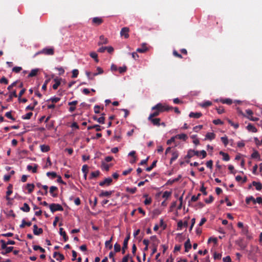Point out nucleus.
Masks as SVG:
<instances>
[{
    "mask_svg": "<svg viewBox=\"0 0 262 262\" xmlns=\"http://www.w3.org/2000/svg\"><path fill=\"white\" fill-rule=\"evenodd\" d=\"M202 156V159L206 157L207 154L206 152L204 150H202L200 151H195L194 150L189 149L187 155L185 156V159L188 158L190 159L193 157L194 156H196L197 157H199L200 156Z\"/></svg>",
    "mask_w": 262,
    "mask_h": 262,
    "instance_id": "nucleus-1",
    "label": "nucleus"
},
{
    "mask_svg": "<svg viewBox=\"0 0 262 262\" xmlns=\"http://www.w3.org/2000/svg\"><path fill=\"white\" fill-rule=\"evenodd\" d=\"M159 108L161 111V113L163 112H168L173 109V107L170 106L166 104H163L161 103H159L157 104L156 105L154 106V108Z\"/></svg>",
    "mask_w": 262,
    "mask_h": 262,
    "instance_id": "nucleus-2",
    "label": "nucleus"
},
{
    "mask_svg": "<svg viewBox=\"0 0 262 262\" xmlns=\"http://www.w3.org/2000/svg\"><path fill=\"white\" fill-rule=\"evenodd\" d=\"M39 53H42V54L46 55H53L54 54V48L52 47L45 48L39 51Z\"/></svg>",
    "mask_w": 262,
    "mask_h": 262,
    "instance_id": "nucleus-3",
    "label": "nucleus"
},
{
    "mask_svg": "<svg viewBox=\"0 0 262 262\" xmlns=\"http://www.w3.org/2000/svg\"><path fill=\"white\" fill-rule=\"evenodd\" d=\"M49 207L52 212H54L56 211H63V207L59 204L52 203L49 205Z\"/></svg>",
    "mask_w": 262,
    "mask_h": 262,
    "instance_id": "nucleus-4",
    "label": "nucleus"
},
{
    "mask_svg": "<svg viewBox=\"0 0 262 262\" xmlns=\"http://www.w3.org/2000/svg\"><path fill=\"white\" fill-rule=\"evenodd\" d=\"M129 29L128 27H123L121 29L120 31V35L121 36H124L125 38H127L129 37Z\"/></svg>",
    "mask_w": 262,
    "mask_h": 262,
    "instance_id": "nucleus-5",
    "label": "nucleus"
},
{
    "mask_svg": "<svg viewBox=\"0 0 262 262\" xmlns=\"http://www.w3.org/2000/svg\"><path fill=\"white\" fill-rule=\"evenodd\" d=\"M151 110H154L155 112H154L153 113H151L149 115V116L148 118V119H151V118L157 117V116H159V114L161 113V112L159 108H154V106L152 107Z\"/></svg>",
    "mask_w": 262,
    "mask_h": 262,
    "instance_id": "nucleus-6",
    "label": "nucleus"
},
{
    "mask_svg": "<svg viewBox=\"0 0 262 262\" xmlns=\"http://www.w3.org/2000/svg\"><path fill=\"white\" fill-rule=\"evenodd\" d=\"M130 239V234H128L125 238L123 242V245L122 249V254H124L125 252V250L127 248V245H128V242L129 239Z\"/></svg>",
    "mask_w": 262,
    "mask_h": 262,
    "instance_id": "nucleus-7",
    "label": "nucleus"
},
{
    "mask_svg": "<svg viewBox=\"0 0 262 262\" xmlns=\"http://www.w3.org/2000/svg\"><path fill=\"white\" fill-rule=\"evenodd\" d=\"M246 112L247 115L246 116L245 115V117L248 118L250 120H251L252 121H256L258 120L257 118L254 117L252 116L253 112L252 110L248 109L246 111Z\"/></svg>",
    "mask_w": 262,
    "mask_h": 262,
    "instance_id": "nucleus-8",
    "label": "nucleus"
},
{
    "mask_svg": "<svg viewBox=\"0 0 262 262\" xmlns=\"http://www.w3.org/2000/svg\"><path fill=\"white\" fill-rule=\"evenodd\" d=\"M113 181V179L111 178H107L104 179V181L99 182V185L100 186H103L105 185L109 186L111 185Z\"/></svg>",
    "mask_w": 262,
    "mask_h": 262,
    "instance_id": "nucleus-9",
    "label": "nucleus"
},
{
    "mask_svg": "<svg viewBox=\"0 0 262 262\" xmlns=\"http://www.w3.org/2000/svg\"><path fill=\"white\" fill-rule=\"evenodd\" d=\"M252 186H255L257 190H260L262 189V185L260 182L253 181L252 183L249 186V188H251Z\"/></svg>",
    "mask_w": 262,
    "mask_h": 262,
    "instance_id": "nucleus-10",
    "label": "nucleus"
},
{
    "mask_svg": "<svg viewBox=\"0 0 262 262\" xmlns=\"http://www.w3.org/2000/svg\"><path fill=\"white\" fill-rule=\"evenodd\" d=\"M43 232L41 228H38L36 225L33 226V233L36 235H38Z\"/></svg>",
    "mask_w": 262,
    "mask_h": 262,
    "instance_id": "nucleus-11",
    "label": "nucleus"
},
{
    "mask_svg": "<svg viewBox=\"0 0 262 262\" xmlns=\"http://www.w3.org/2000/svg\"><path fill=\"white\" fill-rule=\"evenodd\" d=\"M184 247H185V251L186 252H188L189 250L191 248V244L190 243V241L189 238H188L187 241L184 243Z\"/></svg>",
    "mask_w": 262,
    "mask_h": 262,
    "instance_id": "nucleus-12",
    "label": "nucleus"
},
{
    "mask_svg": "<svg viewBox=\"0 0 262 262\" xmlns=\"http://www.w3.org/2000/svg\"><path fill=\"white\" fill-rule=\"evenodd\" d=\"M103 22V19L101 17H95L92 19V23L93 24L96 25H99L102 24Z\"/></svg>",
    "mask_w": 262,
    "mask_h": 262,
    "instance_id": "nucleus-13",
    "label": "nucleus"
},
{
    "mask_svg": "<svg viewBox=\"0 0 262 262\" xmlns=\"http://www.w3.org/2000/svg\"><path fill=\"white\" fill-rule=\"evenodd\" d=\"M113 192H114V191H101V192L99 194V196L100 197H103V196L109 197L112 195V194L113 193Z\"/></svg>",
    "mask_w": 262,
    "mask_h": 262,
    "instance_id": "nucleus-14",
    "label": "nucleus"
},
{
    "mask_svg": "<svg viewBox=\"0 0 262 262\" xmlns=\"http://www.w3.org/2000/svg\"><path fill=\"white\" fill-rule=\"evenodd\" d=\"M202 116L201 112H190L189 115L190 118H199Z\"/></svg>",
    "mask_w": 262,
    "mask_h": 262,
    "instance_id": "nucleus-15",
    "label": "nucleus"
},
{
    "mask_svg": "<svg viewBox=\"0 0 262 262\" xmlns=\"http://www.w3.org/2000/svg\"><path fill=\"white\" fill-rule=\"evenodd\" d=\"M148 49L146 47V44L145 43H143L142 44V47L141 48H139L137 49V52L139 53H145L147 51Z\"/></svg>",
    "mask_w": 262,
    "mask_h": 262,
    "instance_id": "nucleus-16",
    "label": "nucleus"
},
{
    "mask_svg": "<svg viewBox=\"0 0 262 262\" xmlns=\"http://www.w3.org/2000/svg\"><path fill=\"white\" fill-rule=\"evenodd\" d=\"M148 120L150 121L154 125L160 126L161 125V119L160 118H151V119Z\"/></svg>",
    "mask_w": 262,
    "mask_h": 262,
    "instance_id": "nucleus-17",
    "label": "nucleus"
},
{
    "mask_svg": "<svg viewBox=\"0 0 262 262\" xmlns=\"http://www.w3.org/2000/svg\"><path fill=\"white\" fill-rule=\"evenodd\" d=\"M188 226V222L185 221L183 222L182 221H180L178 223V230L182 229L183 227H186Z\"/></svg>",
    "mask_w": 262,
    "mask_h": 262,
    "instance_id": "nucleus-18",
    "label": "nucleus"
},
{
    "mask_svg": "<svg viewBox=\"0 0 262 262\" xmlns=\"http://www.w3.org/2000/svg\"><path fill=\"white\" fill-rule=\"evenodd\" d=\"M60 80L61 78H58L57 77L55 78L54 79V81H55V83L53 85V89L54 90H56L58 88V87L60 85Z\"/></svg>",
    "mask_w": 262,
    "mask_h": 262,
    "instance_id": "nucleus-19",
    "label": "nucleus"
},
{
    "mask_svg": "<svg viewBox=\"0 0 262 262\" xmlns=\"http://www.w3.org/2000/svg\"><path fill=\"white\" fill-rule=\"evenodd\" d=\"M179 157V152L178 151H174L172 152V157L170 159V163L171 164Z\"/></svg>",
    "mask_w": 262,
    "mask_h": 262,
    "instance_id": "nucleus-20",
    "label": "nucleus"
},
{
    "mask_svg": "<svg viewBox=\"0 0 262 262\" xmlns=\"http://www.w3.org/2000/svg\"><path fill=\"white\" fill-rule=\"evenodd\" d=\"M59 234L61 236H63L64 242H67L68 240V237L62 228L59 229Z\"/></svg>",
    "mask_w": 262,
    "mask_h": 262,
    "instance_id": "nucleus-21",
    "label": "nucleus"
},
{
    "mask_svg": "<svg viewBox=\"0 0 262 262\" xmlns=\"http://www.w3.org/2000/svg\"><path fill=\"white\" fill-rule=\"evenodd\" d=\"M253 222L255 226H261V220L256 215L254 216Z\"/></svg>",
    "mask_w": 262,
    "mask_h": 262,
    "instance_id": "nucleus-22",
    "label": "nucleus"
},
{
    "mask_svg": "<svg viewBox=\"0 0 262 262\" xmlns=\"http://www.w3.org/2000/svg\"><path fill=\"white\" fill-rule=\"evenodd\" d=\"M108 42V40L105 38L103 35L100 36V40L98 42V45L100 46L103 44H106Z\"/></svg>",
    "mask_w": 262,
    "mask_h": 262,
    "instance_id": "nucleus-23",
    "label": "nucleus"
},
{
    "mask_svg": "<svg viewBox=\"0 0 262 262\" xmlns=\"http://www.w3.org/2000/svg\"><path fill=\"white\" fill-rule=\"evenodd\" d=\"M37 165L35 164L34 166L33 167L32 165H29L27 167L28 170H32L33 173H36L37 172Z\"/></svg>",
    "mask_w": 262,
    "mask_h": 262,
    "instance_id": "nucleus-24",
    "label": "nucleus"
},
{
    "mask_svg": "<svg viewBox=\"0 0 262 262\" xmlns=\"http://www.w3.org/2000/svg\"><path fill=\"white\" fill-rule=\"evenodd\" d=\"M38 72V69H34L31 71L30 73L29 74L28 77H32L37 75Z\"/></svg>",
    "mask_w": 262,
    "mask_h": 262,
    "instance_id": "nucleus-25",
    "label": "nucleus"
},
{
    "mask_svg": "<svg viewBox=\"0 0 262 262\" xmlns=\"http://www.w3.org/2000/svg\"><path fill=\"white\" fill-rule=\"evenodd\" d=\"M32 225V223L31 222H26V221L25 220V219H23L21 221V224L19 225V227L20 228H24L25 226H30L31 225Z\"/></svg>",
    "mask_w": 262,
    "mask_h": 262,
    "instance_id": "nucleus-26",
    "label": "nucleus"
},
{
    "mask_svg": "<svg viewBox=\"0 0 262 262\" xmlns=\"http://www.w3.org/2000/svg\"><path fill=\"white\" fill-rule=\"evenodd\" d=\"M20 210L24 212H28L30 211V208L28 204L24 203L23 206L20 208Z\"/></svg>",
    "mask_w": 262,
    "mask_h": 262,
    "instance_id": "nucleus-27",
    "label": "nucleus"
},
{
    "mask_svg": "<svg viewBox=\"0 0 262 262\" xmlns=\"http://www.w3.org/2000/svg\"><path fill=\"white\" fill-rule=\"evenodd\" d=\"M100 174V172L99 170H96L95 171H93L91 173L90 179H92L95 178H97L98 177Z\"/></svg>",
    "mask_w": 262,
    "mask_h": 262,
    "instance_id": "nucleus-28",
    "label": "nucleus"
},
{
    "mask_svg": "<svg viewBox=\"0 0 262 262\" xmlns=\"http://www.w3.org/2000/svg\"><path fill=\"white\" fill-rule=\"evenodd\" d=\"M57 190V187L56 186H52L50 188V193L51 194L53 197H56L57 194L54 193L53 192Z\"/></svg>",
    "mask_w": 262,
    "mask_h": 262,
    "instance_id": "nucleus-29",
    "label": "nucleus"
},
{
    "mask_svg": "<svg viewBox=\"0 0 262 262\" xmlns=\"http://www.w3.org/2000/svg\"><path fill=\"white\" fill-rule=\"evenodd\" d=\"M220 155H221L223 156V160L226 161H228L230 160L229 156L227 154L225 153L222 151H221L220 152Z\"/></svg>",
    "mask_w": 262,
    "mask_h": 262,
    "instance_id": "nucleus-30",
    "label": "nucleus"
},
{
    "mask_svg": "<svg viewBox=\"0 0 262 262\" xmlns=\"http://www.w3.org/2000/svg\"><path fill=\"white\" fill-rule=\"evenodd\" d=\"M93 128H95L97 132L100 131L101 130V127L99 125H97V124L88 126V129L91 130L92 129H93Z\"/></svg>",
    "mask_w": 262,
    "mask_h": 262,
    "instance_id": "nucleus-31",
    "label": "nucleus"
},
{
    "mask_svg": "<svg viewBox=\"0 0 262 262\" xmlns=\"http://www.w3.org/2000/svg\"><path fill=\"white\" fill-rule=\"evenodd\" d=\"M176 137H177V138L180 140H183L184 141H186V139H187V136L185 134H179L176 135Z\"/></svg>",
    "mask_w": 262,
    "mask_h": 262,
    "instance_id": "nucleus-32",
    "label": "nucleus"
},
{
    "mask_svg": "<svg viewBox=\"0 0 262 262\" xmlns=\"http://www.w3.org/2000/svg\"><path fill=\"white\" fill-rule=\"evenodd\" d=\"M40 147V150L43 152H48L50 150L49 146L46 145H41Z\"/></svg>",
    "mask_w": 262,
    "mask_h": 262,
    "instance_id": "nucleus-33",
    "label": "nucleus"
},
{
    "mask_svg": "<svg viewBox=\"0 0 262 262\" xmlns=\"http://www.w3.org/2000/svg\"><path fill=\"white\" fill-rule=\"evenodd\" d=\"M27 188L28 190V193H31L34 190V185L33 184H27Z\"/></svg>",
    "mask_w": 262,
    "mask_h": 262,
    "instance_id": "nucleus-34",
    "label": "nucleus"
},
{
    "mask_svg": "<svg viewBox=\"0 0 262 262\" xmlns=\"http://www.w3.org/2000/svg\"><path fill=\"white\" fill-rule=\"evenodd\" d=\"M245 201L247 204H250L251 202L253 203L255 202V198L252 196H250L246 198Z\"/></svg>",
    "mask_w": 262,
    "mask_h": 262,
    "instance_id": "nucleus-35",
    "label": "nucleus"
},
{
    "mask_svg": "<svg viewBox=\"0 0 262 262\" xmlns=\"http://www.w3.org/2000/svg\"><path fill=\"white\" fill-rule=\"evenodd\" d=\"M112 238L113 237H112L110 240L106 241L105 243V247L106 248H108L109 249H112V248H113V245L111 244Z\"/></svg>",
    "mask_w": 262,
    "mask_h": 262,
    "instance_id": "nucleus-36",
    "label": "nucleus"
},
{
    "mask_svg": "<svg viewBox=\"0 0 262 262\" xmlns=\"http://www.w3.org/2000/svg\"><path fill=\"white\" fill-rule=\"evenodd\" d=\"M220 101L224 104H231L232 103V100L230 98L224 99H221Z\"/></svg>",
    "mask_w": 262,
    "mask_h": 262,
    "instance_id": "nucleus-37",
    "label": "nucleus"
},
{
    "mask_svg": "<svg viewBox=\"0 0 262 262\" xmlns=\"http://www.w3.org/2000/svg\"><path fill=\"white\" fill-rule=\"evenodd\" d=\"M215 138V134L213 133H208L206 135V139H209L210 140L213 139Z\"/></svg>",
    "mask_w": 262,
    "mask_h": 262,
    "instance_id": "nucleus-38",
    "label": "nucleus"
},
{
    "mask_svg": "<svg viewBox=\"0 0 262 262\" xmlns=\"http://www.w3.org/2000/svg\"><path fill=\"white\" fill-rule=\"evenodd\" d=\"M33 113L32 112H29L27 113L25 115L22 116V119L24 120H28L31 118L32 116Z\"/></svg>",
    "mask_w": 262,
    "mask_h": 262,
    "instance_id": "nucleus-39",
    "label": "nucleus"
},
{
    "mask_svg": "<svg viewBox=\"0 0 262 262\" xmlns=\"http://www.w3.org/2000/svg\"><path fill=\"white\" fill-rule=\"evenodd\" d=\"M157 162V160L154 161L150 166H149L146 168V170L147 171H151L152 170V169L156 166Z\"/></svg>",
    "mask_w": 262,
    "mask_h": 262,
    "instance_id": "nucleus-40",
    "label": "nucleus"
},
{
    "mask_svg": "<svg viewBox=\"0 0 262 262\" xmlns=\"http://www.w3.org/2000/svg\"><path fill=\"white\" fill-rule=\"evenodd\" d=\"M251 157L253 159H258L259 160H260V155L257 151H254L251 155Z\"/></svg>",
    "mask_w": 262,
    "mask_h": 262,
    "instance_id": "nucleus-41",
    "label": "nucleus"
},
{
    "mask_svg": "<svg viewBox=\"0 0 262 262\" xmlns=\"http://www.w3.org/2000/svg\"><path fill=\"white\" fill-rule=\"evenodd\" d=\"M17 95L16 94V91H14L13 92H12L10 95H9V98L8 99V101H10L11 100L12 98L13 97H17Z\"/></svg>",
    "mask_w": 262,
    "mask_h": 262,
    "instance_id": "nucleus-42",
    "label": "nucleus"
},
{
    "mask_svg": "<svg viewBox=\"0 0 262 262\" xmlns=\"http://www.w3.org/2000/svg\"><path fill=\"white\" fill-rule=\"evenodd\" d=\"M126 190L127 192H129L131 194H134L136 192L137 188L136 187H134V188L127 187Z\"/></svg>",
    "mask_w": 262,
    "mask_h": 262,
    "instance_id": "nucleus-43",
    "label": "nucleus"
},
{
    "mask_svg": "<svg viewBox=\"0 0 262 262\" xmlns=\"http://www.w3.org/2000/svg\"><path fill=\"white\" fill-rule=\"evenodd\" d=\"M212 105V102L210 101H205L202 104H201L203 107H206Z\"/></svg>",
    "mask_w": 262,
    "mask_h": 262,
    "instance_id": "nucleus-44",
    "label": "nucleus"
},
{
    "mask_svg": "<svg viewBox=\"0 0 262 262\" xmlns=\"http://www.w3.org/2000/svg\"><path fill=\"white\" fill-rule=\"evenodd\" d=\"M143 196L146 198V199L145 200L144 202V204L146 205L150 204L151 203V198H148L147 194H144L143 195Z\"/></svg>",
    "mask_w": 262,
    "mask_h": 262,
    "instance_id": "nucleus-45",
    "label": "nucleus"
},
{
    "mask_svg": "<svg viewBox=\"0 0 262 262\" xmlns=\"http://www.w3.org/2000/svg\"><path fill=\"white\" fill-rule=\"evenodd\" d=\"M221 141L224 143L225 146H227L228 144V139L227 136H224L221 137Z\"/></svg>",
    "mask_w": 262,
    "mask_h": 262,
    "instance_id": "nucleus-46",
    "label": "nucleus"
},
{
    "mask_svg": "<svg viewBox=\"0 0 262 262\" xmlns=\"http://www.w3.org/2000/svg\"><path fill=\"white\" fill-rule=\"evenodd\" d=\"M104 115V114H102V116L97 119V122H98L99 123L104 124L105 121V118L103 116Z\"/></svg>",
    "mask_w": 262,
    "mask_h": 262,
    "instance_id": "nucleus-47",
    "label": "nucleus"
},
{
    "mask_svg": "<svg viewBox=\"0 0 262 262\" xmlns=\"http://www.w3.org/2000/svg\"><path fill=\"white\" fill-rule=\"evenodd\" d=\"M90 56L93 58V59H95V60L98 62V55H97V54L95 52H91L90 54Z\"/></svg>",
    "mask_w": 262,
    "mask_h": 262,
    "instance_id": "nucleus-48",
    "label": "nucleus"
},
{
    "mask_svg": "<svg viewBox=\"0 0 262 262\" xmlns=\"http://www.w3.org/2000/svg\"><path fill=\"white\" fill-rule=\"evenodd\" d=\"M247 129L249 130V131H251L252 132H256V128L253 126L251 124H249L247 126Z\"/></svg>",
    "mask_w": 262,
    "mask_h": 262,
    "instance_id": "nucleus-49",
    "label": "nucleus"
},
{
    "mask_svg": "<svg viewBox=\"0 0 262 262\" xmlns=\"http://www.w3.org/2000/svg\"><path fill=\"white\" fill-rule=\"evenodd\" d=\"M60 98L59 97H53L50 98L48 101H51L53 103H56L60 100Z\"/></svg>",
    "mask_w": 262,
    "mask_h": 262,
    "instance_id": "nucleus-50",
    "label": "nucleus"
},
{
    "mask_svg": "<svg viewBox=\"0 0 262 262\" xmlns=\"http://www.w3.org/2000/svg\"><path fill=\"white\" fill-rule=\"evenodd\" d=\"M127 70L126 66L120 67L118 68V71L120 73L122 74L125 72Z\"/></svg>",
    "mask_w": 262,
    "mask_h": 262,
    "instance_id": "nucleus-51",
    "label": "nucleus"
},
{
    "mask_svg": "<svg viewBox=\"0 0 262 262\" xmlns=\"http://www.w3.org/2000/svg\"><path fill=\"white\" fill-rule=\"evenodd\" d=\"M181 178V176L180 175V176L178 177V178H177L173 179H172V180H171V179L169 180L168 181V182H167V183H168V184H172V183H174V182H176L178 181L179 180V179H180Z\"/></svg>",
    "mask_w": 262,
    "mask_h": 262,
    "instance_id": "nucleus-52",
    "label": "nucleus"
},
{
    "mask_svg": "<svg viewBox=\"0 0 262 262\" xmlns=\"http://www.w3.org/2000/svg\"><path fill=\"white\" fill-rule=\"evenodd\" d=\"M121 250V247L119 244H118L117 243H116L114 245V250L116 252H119Z\"/></svg>",
    "mask_w": 262,
    "mask_h": 262,
    "instance_id": "nucleus-53",
    "label": "nucleus"
},
{
    "mask_svg": "<svg viewBox=\"0 0 262 262\" xmlns=\"http://www.w3.org/2000/svg\"><path fill=\"white\" fill-rule=\"evenodd\" d=\"M171 194V192L166 191L163 193L162 197L163 198L167 199L170 196Z\"/></svg>",
    "mask_w": 262,
    "mask_h": 262,
    "instance_id": "nucleus-54",
    "label": "nucleus"
},
{
    "mask_svg": "<svg viewBox=\"0 0 262 262\" xmlns=\"http://www.w3.org/2000/svg\"><path fill=\"white\" fill-rule=\"evenodd\" d=\"M177 138V137L173 136L170 139L168 140L166 142L167 145H170L172 142H174L175 139Z\"/></svg>",
    "mask_w": 262,
    "mask_h": 262,
    "instance_id": "nucleus-55",
    "label": "nucleus"
},
{
    "mask_svg": "<svg viewBox=\"0 0 262 262\" xmlns=\"http://www.w3.org/2000/svg\"><path fill=\"white\" fill-rule=\"evenodd\" d=\"M47 175L48 177L51 176L53 179L57 177L56 173L55 172H48Z\"/></svg>",
    "mask_w": 262,
    "mask_h": 262,
    "instance_id": "nucleus-56",
    "label": "nucleus"
},
{
    "mask_svg": "<svg viewBox=\"0 0 262 262\" xmlns=\"http://www.w3.org/2000/svg\"><path fill=\"white\" fill-rule=\"evenodd\" d=\"M79 71L77 69H74L72 71V78H76L78 76Z\"/></svg>",
    "mask_w": 262,
    "mask_h": 262,
    "instance_id": "nucleus-57",
    "label": "nucleus"
},
{
    "mask_svg": "<svg viewBox=\"0 0 262 262\" xmlns=\"http://www.w3.org/2000/svg\"><path fill=\"white\" fill-rule=\"evenodd\" d=\"M22 68L20 67H15L12 69V71L15 73H19L21 70Z\"/></svg>",
    "mask_w": 262,
    "mask_h": 262,
    "instance_id": "nucleus-58",
    "label": "nucleus"
},
{
    "mask_svg": "<svg viewBox=\"0 0 262 262\" xmlns=\"http://www.w3.org/2000/svg\"><path fill=\"white\" fill-rule=\"evenodd\" d=\"M256 203H258L259 204H262V198L259 196L255 199V202H254L253 204H255Z\"/></svg>",
    "mask_w": 262,
    "mask_h": 262,
    "instance_id": "nucleus-59",
    "label": "nucleus"
},
{
    "mask_svg": "<svg viewBox=\"0 0 262 262\" xmlns=\"http://www.w3.org/2000/svg\"><path fill=\"white\" fill-rule=\"evenodd\" d=\"M222 254L215 252L213 254V258L214 259H220L221 258Z\"/></svg>",
    "mask_w": 262,
    "mask_h": 262,
    "instance_id": "nucleus-60",
    "label": "nucleus"
},
{
    "mask_svg": "<svg viewBox=\"0 0 262 262\" xmlns=\"http://www.w3.org/2000/svg\"><path fill=\"white\" fill-rule=\"evenodd\" d=\"M6 117H7L8 118L11 119L12 120H15V119L13 117V116L11 115V112H8L5 114Z\"/></svg>",
    "mask_w": 262,
    "mask_h": 262,
    "instance_id": "nucleus-61",
    "label": "nucleus"
},
{
    "mask_svg": "<svg viewBox=\"0 0 262 262\" xmlns=\"http://www.w3.org/2000/svg\"><path fill=\"white\" fill-rule=\"evenodd\" d=\"M228 123L231 125L233 126L235 128H237L239 126V125L238 123H234L233 122H232L231 120L228 119Z\"/></svg>",
    "mask_w": 262,
    "mask_h": 262,
    "instance_id": "nucleus-62",
    "label": "nucleus"
},
{
    "mask_svg": "<svg viewBox=\"0 0 262 262\" xmlns=\"http://www.w3.org/2000/svg\"><path fill=\"white\" fill-rule=\"evenodd\" d=\"M0 243L1 244V247L2 249H5L6 248H7V244L5 243L4 240L1 239L0 241Z\"/></svg>",
    "mask_w": 262,
    "mask_h": 262,
    "instance_id": "nucleus-63",
    "label": "nucleus"
},
{
    "mask_svg": "<svg viewBox=\"0 0 262 262\" xmlns=\"http://www.w3.org/2000/svg\"><path fill=\"white\" fill-rule=\"evenodd\" d=\"M0 83H4L7 84L8 83V80L5 77H3L0 79Z\"/></svg>",
    "mask_w": 262,
    "mask_h": 262,
    "instance_id": "nucleus-64",
    "label": "nucleus"
}]
</instances>
